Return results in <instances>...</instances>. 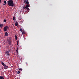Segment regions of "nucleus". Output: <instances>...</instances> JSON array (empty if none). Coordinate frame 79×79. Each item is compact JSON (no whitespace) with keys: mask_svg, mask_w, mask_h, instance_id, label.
<instances>
[{"mask_svg":"<svg viewBox=\"0 0 79 79\" xmlns=\"http://www.w3.org/2000/svg\"><path fill=\"white\" fill-rule=\"evenodd\" d=\"M7 3H8V5L9 6H14V3L13 1L12 0H9L8 1Z\"/></svg>","mask_w":79,"mask_h":79,"instance_id":"f257e3e1","label":"nucleus"},{"mask_svg":"<svg viewBox=\"0 0 79 79\" xmlns=\"http://www.w3.org/2000/svg\"><path fill=\"white\" fill-rule=\"evenodd\" d=\"M7 41L8 42V44L10 46L11 45V38H9L8 40H7Z\"/></svg>","mask_w":79,"mask_h":79,"instance_id":"f03ea898","label":"nucleus"},{"mask_svg":"<svg viewBox=\"0 0 79 79\" xmlns=\"http://www.w3.org/2000/svg\"><path fill=\"white\" fill-rule=\"evenodd\" d=\"M8 29H9V27L8 26H6L4 27L3 30L4 31H6Z\"/></svg>","mask_w":79,"mask_h":79,"instance_id":"7ed1b4c3","label":"nucleus"},{"mask_svg":"<svg viewBox=\"0 0 79 79\" xmlns=\"http://www.w3.org/2000/svg\"><path fill=\"white\" fill-rule=\"evenodd\" d=\"M1 64H2V65H3V66H4V67H5V66H6V65L4 63H3V62H2Z\"/></svg>","mask_w":79,"mask_h":79,"instance_id":"20e7f679","label":"nucleus"},{"mask_svg":"<svg viewBox=\"0 0 79 79\" xmlns=\"http://www.w3.org/2000/svg\"><path fill=\"white\" fill-rule=\"evenodd\" d=\"M27 4L26 5V6L25 7V8H28V7H29V6H30V5H29V4Z\"/></svg>","mask_w":79,"mask_h":79,"instance_id":"39448f33","label":"nucleus"},{"mask_svg":"<svg viewBox=\"0 0 79 79\" xmlns=\"http://www.w3.org/2000/svg\"><path fill=\"white\" fill-rule=\"evenodd\" d=\"M6 53L7 54V55H8V56H10V55L9 53V51H7L6 52Z\"/></svg>","mask_w":79,"mask_h":79,"instance_id":"423d86ee","label":"nucleus"},{"mask_svg":"<svg viewBox=\"0 0 79 79\" xmlns=\"http://www.w3.org/2000/svg\"><path fill=\"white\" fill-rule=\"evenodd\" d=\"M26 4H29V0H27L26 2H25Z\"/></svg>","mask_w":79,"mask_h":79,"instance_id":"0eeeda50","label":"nucleus"},{"mask_svg":"<svg viewBox=\"0 0 79 79\" xmlns=\"http://www.w3.org/2000/svg\"><path fill=\"white\" fill-rule=\"evenodd\" d=\"M3 27V24H0V27H1V28H2Z\"/></svg>","mask_w":79,"mask_h":79,"instance_id":"6e6552de","label":"nucleus"},{"mask_svg":"<svg viewBox=\"0 0 79 79\" xmlns=\"http://www.w3.org/2000/svg\"><path fill=\"white\" fill-rule=\"evenodd\" d=\"M8 68V66H6L4 67V69H7Z\"/></svg>","mask_w":79,"mask_h":79,"instance_id":"1a4fd4ad","label":"nucleus"},{"mask_svg":"<svg viewBox=\"0 0 79 79\" xmlns=\"http://www.w3.org/2000/svg\"><path fill=\"white\" fill-rule=\"evenodd\" d=\"M16 23H15V25L16 26H17L18 25V22H16Z\"/></svg>","mask_w":79,"mask_h":79,"instance_id":"9d476101","label":"nucleus"},{"mask_svg":"<svg viewBox=\"0 0 79 79\" xmlns=\"http://www.w3.org/2000/svg\"><path fill=\"white\" fill-rule=\"evenodd\" d=\"M5 35L6 36H8V33L7 32H6L5 33Z\"/></svg>","mask_w":79,"mask_h":79,"instance_id":"9b49d317","label":"nucleus"},{"mask_svg":"<svg viewBox=\"0 0 79 79\" xmlns=\"http://www.w3.org/2000/svg\"><path fill=\"white\" fill-rule=\"evenodd\" d=\"M15 40H17V39H18V36H17L16 35H15Z\"/></svg>","mask_w":79,"mask_h":79,"instance_id":"f8f14e48","label":"nucleus"},{"mask_svg":"<svg viewBox=\"0 0 79 79\" xmlns=\"http://www.w3.org/2000/svg\"><path fill=\"white\" fill-rule=\"evenodd\" d=\"M4 2L5 3V5H6V4L7 3H6V1H4Z\"/></svg>","mask_w":79,"mask_h":79,"instance_id":"ddd939ff","label":"nucleus"},{"mask_svg":"<svg viewBox=\"0 0 79 79\" xmlns=\"http://www.w3.org/2000/svg\"><path fill=\"white\" fill-rule=\"evenodd\" d=\"M13 19L14 21H15V20H16V19L15 17H13Z\"/></svg>","mask_w":79,"mask_h":79,"instance_id":"4468645a","label":"nucleus"},{"mask_svg":"<svg viewBox=\"0 0 79 79\" xmlns=\"http://www.w3.org/2000/svg\"><path fill=\"white\" fill-rule=\"evenodd\" d=\"M22 34H25V31H22Z\"/></svg>","mask_w":79,"mask_h":79,"instance_id":"2eb2a0df","label":"nucleus"},{"mask_svg":"<svg viewBox=\"0 0 79 79\" xmlns=\"http://www.w3.org/2000/svg\"><path fill=\"white\" fill-rule=\"evenodd\" d=\"M3 79V77L2 76H0V79Z\"/></svg>","mask_w":79,"mask_h":79,"instance_id":"dca6fc26","label":"nucleus"},{"mask_svg":"<svg viewBox=\"0 0 79 79\" xmlns=\"http://www.w3.org/2000/svg\"><path fill=\"white\" fill-rule=\"evenodd\" d=\"M16 52L17 53H18V48H17V49L16 50Z\"/></svg>","mask_w":79,"mask_h":79,"instance_id":"f3484780","label":"nucleus"},{"mask_svg":"<svg viewBox=\"0 0 79 79\" xmlns=\"http://www.w3.org/2000/svg\"><path fill=\"white\" fill-rule=\"evenodd\" d=\"M26 9H27V10H28L29 11V9L28 7H27V8H25Z\"/></svg>","mask_w":79,"mask_h":79,"instance_id":"a211bd4d","label":"nucleus"},{"mask_svg":"<svg viewBox=\"0 0 79 79\" xmlns=\"http://www.w3.org/2000/svg\"><path fill=\"white\" fill-rule=\"evenodd\" d=\"M4 21L5 22V23H6V20L5 19H4Z\"/></svg>","mask_w":79,"mask_h":79,"instance_id":"6ab92c4d","label":"nucleus"},{"mask_svg":"<svg viewBox=\"0 0 79 79\" xmlns=\"http://www.w3.org/2000/svg\"><path fill=\"white\" fill-rule=\"evenodd\" d=\"M17 73H18V74H19L20 73V72L18 71V72H17Z\"/></svg>","mask_w":79,"mask_h":79,"instance_id":"aec40b11","label":"nucleus"},{"mask_svg":"<svg viewBox=\"0 0 79 79\" xmlns=\"http://www.w3.org/2000/svg\"><path fill=\"white\" fill-rule=\"evenodd\" d=\"M23 10H24V9H25V6H23Z\"/></svg>","mask_w":79,"mask_h":79,"instance_id":"412c9836","label":"nucleus"},{"mask_svg":"<svg viewBox=\"0 0 79 79\" xmlns=\"http://www.w3.org/2000/svg\"><path fill=\"white\" fill-rule=\"evenodd\" d=\"M20 31L22 32H23V30L22 29V28H21Z\"/></svg>","mask_w":79,"mask_h":79,"instance_id":"4be33fe9","label":"nucleus"},{"mask_svg":"<svg viewBox=\"0 0 79 79\" xmlns=\"http://www.w3.org/2000/svg\"><path fill=\"white\" fill-rule=\"evenodd\" d=\"M19 71H21V70H22V69H19Z\"/></svg>","mask_w":79,"mask_h":79,"instance_id":"5701e85b","label":"nucleus"},{"mask_svg":"<svg viewBox=\"0 0 79 79\" xmlns=\"http://www.w3.org/2000/svg\"><path fill=\"white\" fill-rule=\"evenodd\" d=\"M26 0H24V2L25 3V4H26Z\"/></svg>","mask_w":79,"mask_h":79,"instance_id":"b1692460","label":"nucleus"},{"mask_svg":"<svg viewBox=\"0 0 79 79\" xmlns=\"http://www.w3.org/2000/svg\"><path fill=\"white\" fill-rule=\"evenodd\" d=\"M17 45H18V42L17 41Z\"/></svg>","mask_w":79,"mask_h":79,"instance_id":"393cba45","label":"nucleus"},{"mask_svg":"<svg viewBox=\"0 0 79 79\" xmlns=\"http://www.w3.org/2000/svg\"><path fill=\"white\" fill-rule=\"evenodd\" d=\"M1 2H2V0H0V3H1Z\"/></svg>","mask_w":79,"mask_h":79,"instance_id":"a878e982","label":"nucleus"},{"mask_svg":"<svg viewBox=\"0 0 79 79\" xmlns=\"http://www.w3.org/2000/svg\"><path fill=\"white\" fill-rule=\"evenodd\" d=\"M5 5V4H3V5Z\"/></svg>","mask_w":79,"mask_h":79,"instance_id":"bb28decb","label":"nucleus"},{"mask_svg":"<svg viewBox=\"0 0 79 79\" xmlns=\"http://www.w3.org/2000/svg\"><path fill=\"white\" fill-rule=\"evenodd\" d=\"M3 79H4V78H3Z\"/></svg>","mask_w":79,"mask_h":79,"instance_id":"cd10ccee","label":"nucleus"}]
</instances>
